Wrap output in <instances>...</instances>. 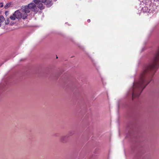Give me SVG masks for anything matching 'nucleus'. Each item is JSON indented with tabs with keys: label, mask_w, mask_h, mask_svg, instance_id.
<instances>
[{
	"label": "nucleus",
	"mask_w": 159,
	"mask_h": 159,
	"mask_svg": "<svg viewBox=\"0 0 159 159\" xmlns=\"http://www.w3.org/2000/svg\"><path fill=\"white\" fill-rule=\"evenodd\" d=\"M159 65V48L154 54L150 62L144 67L138 81L133 86H147L151 81L156 69Z\"/></svg>",
	"instance_id": "obj_1"
},
{
	"label": "nucleus",
	"mask_w": 159,
	"mask_h": 159,
	"mask_svg": "<svg viewBox=\"0 0 159 159\" xmlns=\"http://www.w3.org/2000/svg\"><path fill=\"white\" fill-rule=\"evenodd\" d=\"M33 2L36 5V7L41 10L44 8L42 3H44L48 7H51L52 4V0H33Z\"/></svg>",
	"instance_id": "obj_2"
},
{
	"label": "nucleus",
	"mask_w": 159,
	"mask_h": 159,
	"mask_svg": "<svg viewBox=\"0 0 159 159\" xmlns=\"http://www.w3.org/2000/svg\"><path fill=\"white\" fill-rule=\"evenodd\" d=\"M23 13H22L20 10H18L16 11L14 13L9 17V18L11 20H15L16 19L18 20H20L21 18L23 19H26V18H24Z\"/></svg>",
	"instance_id": "obj_3"
},
{
	"label": "nucleus",
	"mask_w": 159,
	"mask_h": 159,
	"mask_svg": "<svg viewBox=\"0 0 159 159\" xmlns=\"http://www.w3.org/2000/svg\"><path fill=\"white\" fill-rule=\"evenodd\" d=\"M20 11L23 13L24 18H27L28 15L27 13L30 12V8L28 5L24 6H22L21 8L20 9Z\"/></svg>",
	"instance_id": "obj_4"
},
{
	"label": "nucleus",
	"mask_w": 159,
	"mask_h": 159,
	"mask_svg": "<svg viewBox=\"0 0 159 159\" xmlns=\"http://www.w3.org/2000/svg\"><path fill=\"white\" fill-rule=\"evenodd\" d=\"M28 6L30 8V11L31 10L32 11L34 12H37L38 11L36 5L34 3H31L28 4Z\"/></svg>",
	"instance_id": "obj_5"
},
{
	"label": "nucleus",
	"mask_w": 159,
	"mask_h": 159,
	"mask_svg": "<svg viewBox=\"0 0 159 159\" xmlns=\"http://www.w3.org/2000/svg\"><path fill=\"white\" fill-rule=\"evenodd\" d=\"M69 137L68 135H66L62 136L60 139V141L61 142L64 143H66Z\"/></svg>",
	"instance_id": "obj_6"
},
{
	"label": "nucleus",
	"mask_w": 159,
	"mask_h": 159,
	"mask_svg": "<svg viewBox=\"0 0 159 159\" xmlns=\"http://www.w3.org/2000/svg\"><path fill=\"white\" fill-rule=\"evenodd\" d=\"M5 20L4 17L2 15H0V27L1 26L2 24Z\"/></svg>",
	"instance_id": "obj_7"
},
{
	"label": "nucleus",
	"mask_w": 159,
	"mask_h": 159,
	"mask_svg": "<svg viewBox=\"0 0 159 159\" xmlns=\"http://www.w3.org/2000/svg\"><path fill=\"white\" fill-rule=\"evenodd\" d=\"M11 5V4L9 3H7L4 6V8L6 9L8 8Z\"/></svg>",
	"instance_id": "obj_8"
},
{
	"label": "nucleus",
	"mask_w": 159,
	"mask_h": 159,
	"mask_svg": "<svg viewBox=\"0 0 159 159\" xmlns=\"http://www.w3.org/2000/svg\"><path fill=\"white\" fill-rule=\"evenodd\" d=\"M5 21V23L6 25H8L9 24L10 22L9 18H7V20Z\"/></svg>",
	"instance_id": "obj_9"
},
{
	"label": "nucleus",
	"mask_w": 159,
	"mask_h": 159,
	"mask_svg": "<svg viewBox=\"0 0 159 159\" xmlns=\"http://www.w3.org/2000/svg\"><path fill=\"white\" fill-rule=\"evenodd\" d=\"M9 12L7 11H6L5 12V15L7 16L9 14Z\"/></svg>",
	"instance_id": "obj_10"
},
{
	"label": "nucleus",
	"mask_w": 159,
	"mask_h": 159,
	"mask_svg": "<svg viewBox=\"0 0 159 159\" xmlns=\"http://www.w3.org/2000/svg\"><path fill=\"white\" fill-rule=\"evenodd\" d=\"M87 22H88V23H89L90 22V19H88L87 20Z\"/></svg>",
	"instance_id": "obj_11"
},
{
	"label": "nucleus",
	"mask_w": 159,
	"mask_h": 159,
	"mask_svg": "<svg viewBox=\"0 0 159 159\" xmlns=\"http://www.w3.org/2000/svg\"><path fill=\"white\" fill-rule=\"evenodd\" d=\"M56 58H58V57H57H57H56Z\"/></svg>",
	"instance_id": "obj_12"
},
{
	"label": "nucleus",
	"mask_w": 159,
	"mask_h": 159,
	"mask_svg": "<svg viewBox=\"0 0 159 159\" xmlns=\"http://www.w3.org/2000/svg\"><path fill=\"white\" fill-rule=\"evenodd\" d=\"M55 1H56V0H55Z\"/></svg>",
	"instance_id": "obj_13"
},
{
	"label": "nucleus",
	"mask_w": 159,
	"mask_h": 159,
	"mask_svg": "<svg viewBox=\"0 0 159 159\" xmlns=\"http://www.w3.org/2000/svg\"><path fill=\"white\" fill-rule=\"evenodd\" d=\"M55 1H56V0H55Z\"/></svg>",
	"instance_id": "obj_14"
}]
</instances>
